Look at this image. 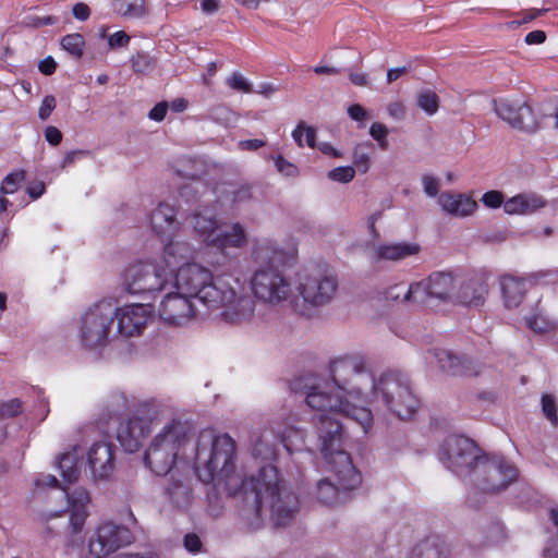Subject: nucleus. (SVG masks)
<instances>
[{"label":"nucleus","instance_id":"nucleus-1","mask_svg":"<svg viewBox=\"0 0 558 558\" xmlns=\"http://www.w3.org/2000/svg\"><path fill=\"white\" fill-rule=\"evenodd\" d=\"M329 371L331 380H315L303 391L306 404L320 414L347 416L366 433L373 426L372 411L352 401H381L401 420L409 418L417 409L418 400L407 375L387 372L376 379L362 355L336 359Z\"/></svg>","mask_w":558,"mask_h":558},{"label":"nucleus","instance_id":"nucleus-2","mask_svg":"<svg viewBox=\"0 0 558 558\" xmlns=\"http://www.w3.org/2000/svg\"><path fill=\"white\" fill-rule=\"evenodd\" d=\"M241 495L243 506L240 515L250 531H257L264 525L266 510H269L270 520L276 526L290 524L300 511L299 497L271 464L260 465L257 474L246 477Z\"/></svg>","mask_w":558,"mask_h":558},{"label":"nucleus","instance_id":"nucleus-3","mask_svg":"<svg viewBox=\"0 0 558 558\" xmlns=\"http://www.w3.org/2000/svg\"><path fill=\"white\" fill-rule=\"evenodd\" d=\"M320 452L333 472L336 482L320 480L316 487V498L327 506H337L348 500L349 493L361 483L360 473L352 464L350 454L343 449L342 424L332 416L320 414L314 416Z\"/></svg>","mask_w":558,"mask_h":558},{"label":"nucleus","instance_id":"nucleus-4","mask_svg":"<svg viewBox=\"0 0 558 558\" xmlns=\"http://www.w3.org/2000/svg\"><path fill=\"white\" fill-rule=\"evenodd\" d=\"M235 441L228 435H216L214 429L201 430L194 470L201 482L223 486L230 496L242 494V483L248 477L235 472Z\"/></svg>","mask_w":558,"mask_h":558},{"label":"nucleus","instance_id":"nucleus-5","mask_svg":"<svg viewBox=\"0 0 558 558\" xmlns=\"http://www.w3.org/2000/svg\"><path fill=\"white\" fill-rule=\"evenodd\" d=\"M283 251L271 241H256L252 248L255 265L250 284L254 296L268 305L277 306L294 300V288L288 276L279 268Z\"/></svg>","mask_w":558,"mask_h":558},{"label":"nucleus","instance_id":"nucleus-6","mask_svg":"<svg viewBox=\"0 0 558 558\" xmlns=\"http://www.w3.org/2000/svg\"><path fill=\"white\" fill-rule=\"evenodd\" d=\"M192 432L187 420L178 417L167 422L149 441L144 453L145 465L158 476L171 473Z\"/></svg>","mask_w":558,"mask_h":558},{"label":"nucleus","instance_id":"nucleus-7","mask_svg":"<svg viewBox=\"0 0 558 558\" xmlns=\"http://www.w3.org/2000/svg\"><path fill=\"white\" fill-rule=\"evenodd\" d=\"M225 280L198 263H183L173 275L169 289L175 288L206 310L218 302L219 295L226 296L219 290Z\"/></svg>","mask_w":558,"mask_h":558},{"label":"nucleus","instance_id":"nucleus-8","mask_svg":"<svg viewBox=\"0 0 558 558\" xmlns=\"http://www.w3.org/2000/svg\"><path fill=\"white\" fill-rule=\"evenodd\" d=\"M118 306L112 300H100L90 305L81 316L78 337L87 349L105 347L112 333Z\"/></svg>","mask_w":558,"mask_h":558},{"label":"nucleus","instance_id":"nucleus-9","mask_svg":"<svg viewBox=\"0 0 558 558\" xmlns=\"http://www.w3.org/2000/svg\"><path fill=\"white\" fill-rule=\"evenodd\" d=\"M337 289L338 281L333 275L317 267L306 268L298 274V295L294 299H301L300 312L310 314L313 308L330 303Z\"/></svg>","mask_w":558,"mask_h":558},{"label":"nucleus","instance_id":"nucleus-10","mask_svg":"<svg viewBox=\"0 0 558 558\" xmlns=\"http://www.w3.org/2000/svg\"><path fill=\"white\" fill-rule=\"evenodd\" d=\"M165 413L163 408L155 402L138 405L135 413L121 422L117 429V439L128 452H135L153 427L160 423Z\"/></svg>","mask_w":558,"mask_h":558},{"label":"nucleus","instance_id":"nucleus-11","mask_svg":"<svg viewBox=\"0 0 558 558\" xmlns=\"http://www.w3.org/2000/svg\"><path fill=\"white\" fill-rule=\"evenodd\" d=\"M124 287L132 294H154L169 289L172 283L170 270L157 259L129 266L124 272Z\"/></svg>","mask_w":558,"mask_h":558},{"label":"nucleus","instance_id":"nucleus-12","mask_svg":"<svg viewBox=\"0 0 558 558\" xmlns=\"http://www.w3.org/2000/svg\"><path fill=\"white\" fill-rule=\"evenodd\" d=\"M515 465L504 457H482L473 469L472 481L474 485L486 493H497L506 489L518 478Z\"/></svg>","mask_w":558,"mask_h":558},{"label":"nucleus","instance_id":"nucleus-13","mask_svg":"<svg viewBox=\"0 0 558 558\" xmlns=\"http://www.w3.org/2000/svg\"><path fill=\"white\" fill-rule=\"evenodd\" d=\"M481 450L468 437L452 435L446 438L439 451L441 463L458 475H473V469L482 459Z\"/></svg>","mask_w":558,"mask_h":558},{"label":"nucleus","instance_id":"nucleus-14","mask_svg":"<svg viewBox=\"0 0 558 558\" xmlns=\"http://www.w3.org/2000/svg\"><path fill=\"white\" fill-rule=\"evenodd\" d=\"M226 296L219 295L218 302L206 308V313L219 312L222 318L231 324L250 320L255 312V301L252 296L238 292L227 280L219 289Z\"/></svg>","mask_w":558,"mask_h":558},{"label":"nucleus","instance_id":"nucleus-15","mask_svg":"<svg viewBox=\"0 0 558 558\" xmlns=\"http://www.w3.org/2000/svg\"><path fill=\"white\" fill-rule=\"evenodd\" d=\"M158 313L165 323L173 326H182L194 317L207 315L206 310L199 308L196 301L178 290L165 295Z\"/></svg>","mask_w":558,"mask_h":558},{"label":"nucleus","instance_id":"nucleus-16","mask_svg":"<svg viewBox=\"0 0 558 558\" xmlns=\"http://www.w3.org/2000/svg\"><path fill=\"white\" fill-rule=\"evenodd\" d=\"M132 542L133 534L128 526L106 522L98 527L96 539L89 543V551L96 558H101Z\"/></svg>","mask_w":558,"mask_h":558},{"label":"nucleus","instance_id":"nucleus-17","mask_svg":"<svg viewBox=\"0 0 558 558\" xmlns=\"http://www.w3.org/2000/svg\"><path fill=\"white\" fill-rule=\"evenodd\" d=\"M289 437L287 430L276 429L274 426L258 427L250 434V451L255 459L270 464L277 453L279 444H283Z\"/></svg>","mask_w":558,"mask_h":558},{"label":"nucleus","instance_id":"nucleus-18","mask_svg":"<svg viewBox=\"0 0 558 558\" xmlns=\"http://www.w3.org/2000/svg\"><path fill=\"white\" fill-rule=\"evenodd\" d=\"M496 114L510 126L526 132L537 129V120L532 108L525 102L510 99L494 100Z\"/></svg>","mask_w":558,"mask_h":558},{"label":"nucleus","instance_id":"nucleus-19","mask_svg":"<svg viewBox=\"0 0 558 558\" xmlns=\"http://www.w3.org/2000/svg\"><path fill=\"white\" fill-rule=\"evenodd\" d=\"M86 465L94 481L109 480L116 470L114 446L108 441L94 442L87 450Z\"/></svg>","mask_w":558,"mask_h":558},{"label":"nucleus","instance_id":"nucleus-20","mask_svg":"<svg viewBox=\"0 0 558 558\" xmlns=\"http://www.w3.org/2000/svg\"><path fill=\"white\" fill-rule=\"evenodd\" d=\"M65 497L68 507L71 511L69 522L71 538L69 544L71 546H76L83 542L81 533L88 515L86 506L88 505L90 498L88 492L83 487L75 488L72 493H66Z\"/></svg>","mask_w":558,"mask_h":558},{"label":"nucleus","instance_id":"nucleus-21","mask_svg":"<svg viewBox=\"0 0 558 558\" xmlns=\"http://www.w3.org/2000/svg\"><path fill=\"white\" fill-rule=\"evenodd\" d=\"M150 318V311L143 304H130L118 307L117 330L124 337H135L142 333Z\"/></svg>","mask_w":558,"mask_h":558},{"label":"nucleus","instance_id":"nucleus-22","mask_svg":"<svg viewBox=\"0 0 558 558\" xmlns=\"http://www.w3.org/2000/svg\"><path fill=\"white\" fill-rule=\"evenodd\" d=\"M435 357L441 371L452 376H476L481 371L480 365L472 359L446 349L436 350Z\"/></svg>","mask_w":558,"mask_h":558},{"label":"nucleus","instance_id":"nucleus-23","mask_svg":"<svg viewBox=\"0 0 558 558\" xmlns=\"http://www.w3.org/2000/svg\"><path fill=\"white\" fill-rule=\"evenodd\" d=\"M550 271H539L531 274L527 278H515L507 275L501 278V291L505 305L509 308L517 307L523 300L525 293V282L536 284L541 279L551 276Z\"/></svg>","mask_w":558,"mask_h":558},{"label":"nucleus","instance_id":"nucleus-24","mask_svg":"<svg viewBox=\"0 0 558 558\" xmlns=\"http://www.w3.org/2000/svg\"><path fill=\"white\" fill-rule=\"evenodd\" d=\"M190 219L195 236L209 246L220 230L216 210L208 206L198 208L191 214Z\"/></svg>","mask_w":558,"mask_h":558},{"label":"nucleus","instance_id":"nucleus-25","mask_svg":"<svg viewBox=\"0 0 558 558\" xmlns=\"http://www.w3.org/2000/svg\"><path fill=\"white\" fill-rule=\"evenodd\" d=\"M165 247L161 256L157 259L159 265H162L167 270H170L171 277L180 267L179 264L189 259L193 255V247L187 241L174 240V238L162 240Z\"/></svg>","mask_w":558,"mask_h":558},{"label":"nucleus","instance_id":"nucleus-26","mask_svg":"<svg viewBox=\"0 0 558 558\" xmlns=\"http://www.w3.org/2000/svg\"><path fill=\"white\" fill-rule=\"evenodd\" d=\"M175 217V208L167 203H160L151 213L150 223L153 230L161 240L174 238L175 233L180 230L181 225Z\"/></svg>","mask_w":558,"mask_h":558},{"label":"nucleus","instance_id":"nucleus-27","mask_svg":"<svg viewBox=\"0 0 558 558\" xmlns=\"http://www.w3.org/2000/svg\"><path fill=\"white\" fill-rule=\"evenodd\" d=\"M438 204L447 214L460 218L472 215L477 208L471 196L460 193H442L438 197Z\"/></svg>","mask_w":558,"mask_h":558},{"label":"nucleus","instance_id":"nucleus-28","mask_svg":"<svg viewBox=\"0 0 558 558\" xmlns=\"http://www.w3.org/2000/svg\"><path fill=\"white\" fill-rule=\"evenodd\" d=\"M487 293L486 279L482 276H474L460 286L457 298L466 306L477 307L484 303Z\"/></svg>","mask_w":558,"mask_h":558},{"label":"nucleus","instance_id":"nucleus-29","mask_svg":"<svg viewBox=\"0 0 558 558\" xmlns=\"http://www.w3.org/2000/svg\"><path fill=\"white\" fill-rule=\"evenodd\" d=\"M421 246L416 243L397 242L381 243L374 248V258L377 262H401L410 256L418 254Z\"/></svg>","mask_w":558,"mask_h":558},{"label":"nucleus","instance_id":"nucleus-30","mask_svg":"<svg viewBox=\"0 0 558 558\" xmlns=\"http://www.w3.org/2000/svg\"><path fill=\"white\" fill-rule=\"evenodd\" d=\"M246 243L247 236L244 227L235 222L231 225L230 230L218 231L209 246L219 250L223 258H227V250L242 248Z\"/></svg>","mask_w":558,"mask_h":558},{"label":"nucleus","instance_id":"nucleus-31","mask_svg":"<svg viewBox=\"0 0 558 558\" xmlns=\"http://www.w3.org/2000/svg\"><path fill=\"white\" fill-rule=\"evenodd\" d=\"M166 493L172 504L179 509H185L191 504V484L187 476L172 471Z\"/></svg>","mask_w":558,"mask_h":558},{"label":"nucleus","instance_id":"nucleus-32","mask_svg":"<svg viewBox=\"0 0 558 558\" xmlns=\"http://www.w3.org/2000/svg\"><path fill=\"white\" fill-rule=\"evenodd\" d=\"M426 282L428 284L429 294H432V298L439 301L451 300L454 293L456 282L453 276L450 272H434L426 279Z\"/></svg>","mask_w":558,"mask_h":558},{"label":"nucleus","instance_id":"nucleus-33","mask_svg":"<svg viewBox=\"0 0 558 558\" xmlns=\"http://www.w3.org/2000/svg\"><path fill=\"white\" fill-rule=\"evenodd\" d=\"M449 554V545L438 535L426 537L413 550L414 558H448Z\"/></svg>","mask_w":558,"mask_h":558},{"label":"nucleus","instance_id":"nucleus-34","mask_svg":"<svg viewBox=\"0 0 558 558\" xmlns=\"http://www.w3.org/2000/svg\"><path fill=\"white\" fill-rule=\"evenodd\" d=\"M175 172L183 179L190 181L202 180L207 174V165L204 160L197 158H183Z\"/></svg>","mask_w":558,"mask_h":558},{"label":"nucleus","instance_id":"nucleus-35","mask_svg":"<svg viewBox=\"0 0 558 558\" xmlns=\"http://www.w3.org/2000/svg\"><path fill=\"white\" fill-rule=\"evenodd\" d=\"M77 459L78 454L75 448L72 451L62 453L59 458L58 468L63 481L68 484H72L78 478L80 470L77 468Z\"/></svg>","mask_w":558,"mask_h":558},{"label":"nucleus","instance_id":"nucleus-36","mask_svg":"<svg viewBox=\"0 0 558 558\" xmlns=\"http://www.w3.org/2000/svg\"><path fill=\"white\" fill-rule=\"evenodd\" d=\"M432 294H429V288L425 280L414 282L410 284L404 291L402 303H417V304H426L429 300H432Z\"/></svg>","mask_w":558,"mask_h":558},{"label":"nucleus","instance_id":"nucleus-37","mask_svg":"<svg viewBox=\"0 0 558 558\" xmlns=\"http://www.w3.org/2000/svg\"><path fill=\"white\" fill-rule=\"evenodd\" d=\"M113 10L121 16L141 17L145 13V0H113Z\"/></svg>","mask_w":558,"mask_h":558},{"label":"nucleus","instance_id":"nucleus-38","mask_svg":"<svg viewBox=\"0 0 558 558\" xmlns=\"http://www.w3.org/2000/svg\"><path fill=\"white\" fill-rule=\"evenodd\" d=\"M525 323L529 329L539 335L550 332L557 328V322L555 319L541 313L526 317Z\"/></svg>","mask_w":558,"mask_h":558},{"label":"nucleus","instance_id":"nucleus-39","mask_svg":"<svg viewBox=\"0 0 558 558\" xmlns=\"http://www.w3.org/2000/svg\"><path fill=\"white\" fill-rule=\"evenodd\" d=\"M208 191V184L203 180H194L180 187V196L187 203L197 202Z\"/></svg>","mask_w":558,"mask_h":558},{"label":"nucleus","instance_id":"nucleus-40","mask_svg":"<svg viewBox=\"0 0 558 558\" xmlns=\"http://www.w3.org/2000/svg\"><path fill=\"white\" fill-rule=\"evenodd\" d=\"M373 145L371 142L359 144L353 151V163L363 173H366L371 163V149Z\"/></svg>","mask_w":558,"mask_h":558},{"label":"nucleus","instance_id":"nucleus-41","mask_svg":"<svg viewBox=\"0 0 558 558\" xmlns=\"http://www.w3.org/2000/svg\"><path fill=\"white\" fill-rule=\"evenodd\" d=\"M61 46L74 57L81 58L84 52L85 40L78 33L69 34L61 39Z\"/></svg>","mask_w":558,"mask_h":558},{"label":"nucleus","instance_id":"nucleus-42","mask_svg":"<svg viewBox=\"0 0 558 558\" xmlns=\"http://www.w3.org/2000/svg\"><path fill=\"white\" fill-rule=\"evenodd\" d=\"M110 415H120L129 408V399L122 392L110 393L105 402Z\"/></svg>","mask_w":558,"mask_h":558},{"label":"nucleus","instance_id":"nucleus-43","mask_svg":"<svg viewBox=\"0 0 558 558\" xmlns=\"http://www.w3.org/2000/svg\"><path fill=\"white\" fill-rule=\"evenodd\" d=\"M417 106L432 116L438 110L439 98L432 90H423L417 95Z\"/></svg>","mask_w":558,"mask_h":558},{"label":"nucleus","instance_id":"nucleus-44","mask_svg":"<svg viewBox=\"0 0 558 558\" xmlns=\"http://www.w3.org/2000/svg\"><path fill=\"white\" fill-rule=\"evenodd\" d=\"M25 180V172L22 170L9 173L1 183L2 194H13L19 190L22 182Z\"/></svg>","mask_w":558,"mask_h":558},{"label":"nucleus","instance_id":"nucleus-45","mask_svg":"<svg viewBox=\"0 0 558 558\" xmlns=\"http://www.w3.org/2000/svg\"><path fill=\"white\" fill-rule=\"evenodd\" d=\"M227 197L234 205L246 203L252 198V186L248 184L234 185L227 192Z\"/></svg>","mask_w":558,"mask_h":558},{"label":"nucleus","instance_id":"nucleus-46","mask_svg":"<svg viewBox=\"0 0 558 558\" xmlns=\"http://www.w3.org/2000/svg\"><path fill=\"white\" fill-rule=\"evenodd\" d=\"M131 64L133 71L138 74L149 73L155 66L154 59L142 52H137L131 58Z\"/></svg>","mask_w":558,"mask_h":558},{"label":"nucleus","instance_id":"nucleus-47","mask_svg":"<svg viewBox=\"0 0 558 558\" xmlns=\"http://www.w3.org/2000/svg\"><path fill=\"white\" fill-rule=\"evenodd\" d=\"M546 206V201L535 194H522V215H531Z\"/></svg>","mask_w":558,"mask_h":558},{"label":"nucleus","instance_id":"nucleus-48","mask_svg":"<svg viewBox=\"0 0 558 558\" xmlns=\"http://www.w3.org/2000/svg\"><path fill=\"white\" fill-rule=\"evenodd\" d=\"M292 136L300 147L304 146V143L310 146H315V131L312 128H303L299 125L293 132Z\"/></svg>","mask_w":558,"mask_h":558},{"label":"nucleus","instance_id":"nucleus-49","mask_svg":"<svg viewBox=\"0 0 558 558\" xmlns=\"http://www.w3.org/2000/svg\"><path fill=\"white\" fill-rule=\"evenodd\" d=\"M369 135L378 143L381 149L386 150L388 148V129L385 124L380 122H374L369 128Z\"/></svg>","mask_w":558,"mask_h":558},{"label":"nucleus","instance_id":"nucleus-50","mask_svg":"<svg viewBox=\"0 0 558 558\" xmlns=\"http://www.w3.org/2000/svg\"><path fill=\"white\" fill-rule=\"evenodd\" d=\"M542 411L547 420L554 425H558L557 407L555 399L549 395L542 397Z\"/></svg>","mask_w":558,"mask_h":558},{"label":"nucleus","instance_id":"nucleus-51","mask_svg":"<svg viewBox=\"0 0 558 558\" xmlns=\"http://www.w3.org/2000/svg\"><path fill=\"white\" fill-rule=\"evenodd\" d=\"M355 175V170L353 167H338L328 172V178L332 181L348 183Z\"/></svg>","mask_w":558,"mask_h":558},{"label":"nucleus","instance_id":"nucleus-52","mask_svg":"<svg viewBox=\"0 0 558 558\" xmlns=\"http://www.w3.org/2000/svg\"><path fill=\"white\" fill-rule=\"evenodd\" d=\"M275 161V166L278 172L281 174L295 178L299 175V169L295 165L284 159L282 156H277L272 158Z\"/></svg>","mask_w":558,"mask_h":558},{"label":"nucleus","instance_id":"nucleus-53","mask_svg":"<svg viewBox=\"0 0 558 558\" xmlns=\"http://www.w3.org/2000/svg\"><path fill=\"white\" fill-rule=\"evenodd\" d=\"M22 412V402L14 398L0 404V416L2 418L14 417Z\"/></svg>","mask_w":558,"mask_h":558},{"label":"nucleus","instance_id":"nucleus-54","mask_svg":"<svg viewBox=\"0 0 558 558\" xmlns=\"http://www.w3.org/2000/svg\"><path fill=\"white\" fill-rule=\"evenodd\" d=\"M230 88L243 93H252V85L240 73H233L227 81Z\"/></svg>","mask_w":558,"mask_h":558},{"label":"nucleus","instance_id":"nucleus-55","mask_svg":"<svg viewBox=\"0 0 558 558\" xmlns=\"http://www.w3.org/2000/svg\"><path fill=\"white\" fill-rule=\"evenodd\" d=\"M483 204L488 208H498L504 205V195L499 191H489L482 196Z\"/></svg>","mask_w":558,"mask_h":558},{"label":"nucleus","instance_id":"nucleus-56","mask_svg":"<svg viewBox=\"0 0 558 558\" xmlns=\"http://www.w3.org/2000/svg\"><path fill=\"white\" fill-rule=\"evenodd\" d=\"M57 105L56 98L52 95H47L39 107L38 117L41 121H45L49 118L51 112L54 110Z\"/></svg>","mask_w":558,"mask_h":558},{"label":"nucleus","instance_id":"nucleus-57","mask_svg":"<svg viewBox=\"0 0 558 558\" xmlns=\"http://www.w3.org/2000/svg\"><path fill=\"white\" fill-rule=\"evenodd\" d=\"M185 549L192 554H197L202 550L203 543L201 537L195 533H187L183 538Z\"/></svg>","mask_w":558,"mask_h":558},{"label":"nucleus","instance_id":"nucleus-58","mask_svg":"<svg viewBox=\"0 0 558 558\" xmlns=\"http://www.w3.org/2000/svg\"><path fill=\"white\" fill-rule=\"evenodd\" d=\"M423 189L426 195L434 197L439 191V179L433 175L425 174L422 178Z\"/></svg>","mask_w":558,"mask_h":558},{"label":"nucleus","instance_id":"nucleus-59","mask_svg":"<svg viewBox=\"0 0 558 558\" xmlns=\"http://www.w3.org/2000/svg\"><path fill=\"white\" fill-rule=\"evenodd\" d=\"M522 194H518L504 203V210L509 215H522Z\"/></svg>","mask_w":558,"mask_h":558},{"label":"nucleus","instance_id":"nucleus-60","mask_svg":"<svg viewBox=\"0 0 558 558\" xmlns=\"http://www.w3.org/2000/svg\"><path fill=\"white\" fill-rule=\"evenodd\" d=\"M89 154L90 153L88 150H84V149H76V150L69 151L64 156V158L61 162V168H63V169L68 168L70 166H72L76 160L89 156Z\"/></svg>","mask_w":558,"mask_h":558},{"label":"nucleus","instance_id":"nucleus-61","mask_svg":"<svg viewBox=\"0 0 558 558\" xmlns=\"http://www.w3.org/2000/svg\"><path fill=\"white\" fill-rule=\"evenodd\" d=\"M130 36L125 32L119 31L109 37L108 44L111 48H120L125 47L130 43Z\"/></svg>","mask_w":558,"mask_h":558},{"label":"nucleus","instance_id":"nucleus-62","mask_svg":"<svg viewBox=\"0 0 558 558\" xmlns=\"http://www.w3.org/2000/svg\"><path fill=\"white\" fill-rule=\"evenodd\" d=\"M545 12H547V9H532V10H529V11H524V12L521 13L522 14V20L514 21L511 24L515 25V26H520L522 24H525V23H529V22L535 20L536 17L541 16Z\"/></svg>","mask_w":558,"mask_h":558},{"label":"nucleus","instance_id":"nucleus-63","mask_svg":"<svg viewBox=\"0 0 558 558\" xmlns=\"http://www.w3.org/2000/svg\"><path fill=\"white\" fill-rule=\"evenodd\" d=\"M45 138L48 143L56 146L62 141V133L58 128L50 125L45 130Z\"/></svg>","mask_w":558,"mask_h":558},{"label":"nucleus","instance_id":"nucleus-64","mask_svg":"<svg viewBox=\"0 0 558 558\" xmlns=\"http://www.w3.org/2000/svg\"><path fill=\"white\" fill-rule=\"evenodd\" d=\"M348 114L355 121H363L367 118V111L359 104L351 105L348 108Z\"/></svg>","mask_w":558,"mask_h":558}]
</instances>
